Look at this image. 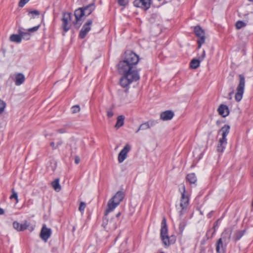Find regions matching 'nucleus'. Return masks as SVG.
<instances>
[{"label":"nucleus","mask_w":253,"mask_h":253,"mask_svg":"<svg viewBox=\"0 0 253 253\" xmlns=\"http://www.w3.org/2000/svg\"><path fill=\"white\" fill-rule=\"evenodd\" d=\"M157 122L155 120H150L147 122L142 124L139 127L138 129L136 131L137 133L140 130H146L155 126L157 124Z\"/></svg>","instance_id":"9b49d317"},{"label":"nucleus","mask_w":253,"mask_h":253,"mask_svg":"<svg viewBox=\"0 0 253 253\" xmlns=\"http://www.w3.org/2000/svg\"><path fill=\"white\" fill-rule=\"evenodd\" d=\"M120 213L119 212V213H118L116 215V216L118 217H119V216H120Z\"/></svg>","instance_id":"09e8293b"},{"label":"nucleus","mask_w":253,"mask_h":253,"mask_svg":"<svg viewBox=\"0 0 253 253\" xmlns=\"http://www.w3.org/2000/svg\"><path fill=\"white\" fill-rule=\"evenodd\" d=\"M179 189L181 192V196L180 200V208L179 214L181 217L185 213L189 207V194L186 192L185 187L184 184H181L179 186Z\"/></svg>","instance_id":"f03ea898"},{"label":"nucleus","mask_w":253,"mask_h":253,"mask_svg":"<svg viewBox=\"0 0 253 253\" xmlns=\"http://www.w3.org/2000/svg\"><path fill=\"white\" fill-rule=\"evenodd\" d=\"M6 107V103L3 100L0 99V115L2 114Z\"/></svg>","instance_id":"c756f323"},{"label":"nucleus","mask_w":253,"mask_h":253,"mask_svg":"<svg viewBox=\"0 0 253 253\" xmlns=\"http://www.w3.org/2000/svg\"><path fill=\"white\" fill-rule=\"evenodd\" d=\"M92 22L93 20L92 19H89L84 24L79 34V37L80 38L84 39L85 38L91 29V25H92Z\"/></svg>","instance_id":"6e6552de"},{"label":"nucleus","mask_w":253,"mask_h":253,"mask_svg":"<svg viewBox=\"0 0 253 253\" xmlns=\"http://www.w3.org/2000/svg\"><path fill=\"white\" fill-rule=\"evenodd\" d=\"M85 207L86 205L85 203L84 202H81L80 205L79 210L82 212V213H84Z\"/></svg>","instance_id":"473e14b6"},{"label":"nucleus","mask_w":253,"mask_h":253,"mask_svg":"<svg viewBox=\"0 0 253 253\" xmlns=\"http://www.w3.org/2000/svg\"><path fill=\"white\" fill-rule=\"evenodd\" d=\"M10 40L14 42L19 43L21 42L22 39L20 34H13L10 36Z\"/></svg>","instance_id":"b1692460"},{"label":"nucleus","mask_w":253,"mask_h":253,"mask_svg":"<svg viewBox=\"0 0 253 253\" xmlns=\"http://www.w3.org/2000/svg\"><path fill=\"white\" fill-rule=\"evenodd\" d=\"M232 233V230L230 228L226 229L222 233L221 239H222L224 242L226 243H228L231 238V235Z\"/></svg>","instance_id":"2eb2a0df"},{"label":"nucleus","mask_w":253,"mask_h":253,"mask_svg":"<svg viewBox=\"0 0 253 253\" xmlns=\"http://www.w3.org/2000/svg\"><path fill=\"white\" fill-rule=\"evenodd\" d=\"M12 194L10 196V199H12L13 198H14L16 200V203H17L18 202L17 193L14 191L13 189L12 190Z\"/></svg>","instance_id":"2f4dec72"},{"label":"nucleus","mask_w":253,"mask_h":253,"mask_svg":"<svg viewBox=\"0 0 253 253\" xmlns=\"http://www.w3.org/2000/svg\"><path fill=\"white\" fill-rule=\"evenodd\" d=\"M139 61V57L135 53L126 52L124 57L117 65L120 74L123 76L120 79V84L123 87H126L133 82L139 80L140 76L136 65Z\"/></svg>","instance_id":"f257e3e1"},{"label":"nucleus","mask_w":253,"mask_h":253,"mask_svg":"<svg viewBox=\"0 0 253 253\" xmlns=\"http://www.w3.org/2000/svg\"><path fill=\"white\" fill-rule=\"evenodd\" d=\"M25 78L23 74L18 73L15 76V84L16 85H20L25 81Z\"/></svg>","instance_id":"6ab92c4d"},{"label":"nucleus","mask_w":253,"mask_h":253,"mask_svg":"<svg viewBox=\"0 0 253 253\" xmlns=\"http://www.w3.org/2000/svg\"><path fill=\"white\" fill-rule=\"evenodd\" d=\"M200 60L198 59H193L190 63V66L192 69H197L199 67L200 64Z\"/></svg>","instance_id":"bb28decb"},{"label":"nucleus","mask_w":253,"mask_h":253,"mask_svg":"<svg viewBox=\"0 0 253 253\" xmlns=\"http://www.w3.org/2000/svg\"><path fill=\"white\" fill-rule=\"evenodd\" d=\"M40 26V25H39L35 26L32 28L28 29V31L30 32H36L39 29Z\"/></svg>","instance_id":"ea45409f"},{"label":"nucleus","mask_w":253,"mask_h":253,"mask_svg":"<svg viewBox=\"0 0 253 253\" xmlns=\"http://www.w3.org/2000/svg\"><path fill=\"white\" fill-rule=\"evenodd\" d=\"M50 145L52 147L53 149H56L57 148V146H56V144L54 142H51L50 144Z\"/></svg>","instance_id":"37998d69"},{"label":"nucleus","mask_w":253,"mask_h":253,"mask_svg":"<svg viewBox=\"0 0 253 253\" xmlns=\"http://www.w3.org/2000/svg\"><path fill=\"white\" fill-rule=\"evenodd\" d=\"M83 8L84 11V15L86 16H88L94 10L95 8V5L94 3H91Z\"/></svg>","instance_id":"412c9836"},{"label":"nucleus","mask_w":253,"mask_h":253,"mask_svg":"<svg viewBox=\"0 0 253 253\" xmlns=\"http://www.w3.org/2000/svg\"><path fill=\"white\" fill-rule=\"evenodd\" d=\"M185 226L186 223L184 222H181L179 224V229L181 233L183 231Z\"/></svg>","instance_id":"4c0bfd02"},{"label":"nucleus","mask_w":253,"mask_h":253,"mask_svg":"<svg viewBox=\"0 0 253 253\" xmlns=\"http://www.w3.org/2000/svg\"><path fill=\"white\" fill-rule=\"evenodd\" d=\"M80 162V158L79 157H76L75 158V163L78 164Z\"/></svg>","instance_id":"c03bdc74"},{"label":"nucleus","mask_w":253,"mask_h":253,"mask_svg":"<svg viewBox=\"0 0 253 253\" xmlns=\"http://www.w3.org/2000/svg\"><path fill=\"white\" fill-rule=\"evenodd\" d=\"M218 112L219 115L223 117H225L229 115V111L228 107L223 104H221L219 106L218 109Z\"/></svg>","instance_id":"dca6fc26"},{"label":"nucleus","mask_w":253,"mask_h":253,"mask_svg":"<svg viewBox=\"0 0 253 253\" xmlns=\"http://www.w3.org/2000/svg\"><path fill=\"white\" fill-rule=\"evenodd\" d=\"M51 234V230L50 228H48L44 224L43 225L40 237L41 239L46 242Z\"/></svg>","instance_id":"9d476101"},{"label":"nucleus","mask_w":253,"mask_h":253,"mask_svg":"<svg viewBox=\"0 0 253 253\" xmlns=\"http://www.w3.org/2000/svg\"><path fill=\"white\" fill-rule=\"evenodd\" d=\"M240 82L237 88V92L235 94V99L237 101H241L243 97V94L244 91V87L245 84V78L243 76L240 75L239 76Z\"/></svg>","instance_id":"423d86ee"},{"label":"nucleus","mask_w":253,"mask_h":253,"mask_svg":"<svg viewBox=\"0 0 253 253\" xmlns=\"http://www.w3.org/2000/svg\"><path fill=\"white\" fill-rule=\"evenodd\" d=\"M29 0H20L19 2V6L20 7H23L28 1Z\"/></svg>","instance_id":"58836bf2"},{"label":"nucleus","mask_w":253,"mask_h":253,"mask_svg":"<svg viewBox=\"0 0 253 253\" xmlns=\"http://www.w3.org/2000/svg\"><path fill=\"white\" fill-rule=\"evenodd\" d=\"M246 24L245 22H244L242 21H238L236 23V28L237 29H240L242 28H243L245 26H246Z\"/></svg>","instance_id":"7c9ffc66"},{"label":"nucleus","mask_w":253,"mask_h":253,"mask_svg":"<svg viewBox=\"0 0 253 253\" xmlns=\"http://www.w3.org/2000/svg\"><path fill=\"white\" fill-rule=\"evenodd\" d=\"M206 56V52L204 50H203L202 53L200 55H198V59L200 60L201 62L202 60H204Z\"/></svg>","instance_id":"e433bc0d"},{"label":"nucleus","mask_w":253,"mask_h":253,"mask_svg":"<svg viewBox=\"0 0 253 253\" xmlns=\"http://www.w3.org/2000/svg\"><path fill=\"white\" fill-rule=\"evenodd\" d=\"M187 179L190 183H195L197 181V177L194 173H190L187 176Z\"/></svg>","instance_id":"a878e982"},{"label":"nucleus","mask_w":253,"mask_h":253,"mask_svg":"<svg viewBox=\"0 0 253 253\" xmlns=\"http://www.w3.org/2000/svg\"><path fill=\"white\" fill-rule=\"evenodd\" d=\"M30 13L33 15H36L39 16L40 15V13L38 10H34L30 12Z\"/></svg>","instance_id":"79ce46f5"},{"label":"nucleus","mask_w":253,"mask_h":253,"mask_svg":"<svg viewBox=\"0 0 253 253\" xmlns=\"http://www.w3.org/2000/svg\"><path fill=\"white\" fill-rule=\"evenodd\" d=\"M142 4V8L144 10L148 9L151 5L150 0H141Z\"/></svg>","instance_id":"cd10ccee"},{"label":"nucleus","mask_w":253,"mask_h":253,"mask_svg":"<svg viewBox=\"0 0 253 253\" xmlns=\"http://www.w3.org/2000/svg\"><path fill=\"white\" fill-rule=\"evenodd\" d=\"M13 227L18 231H23L26 229L28 226L27 221H25L23 223L20 224L17 222H14L13 223Z\"/></svg>","instance_id":"f3484780"},{"label":"nucleus","mask_w":253,"mask_h":253,"mask_svg":"<svg viewBox=\"0 0 253 253\" xmlns=\"http://www.w3.org/2000/svg\"><path fill=\"white\" fill-rule=\"evenodd\" d=\"M125 117L123 115H121L118 117L117 123L115 125V127L118 128L121 126H123L124 124Z\"/></svg>","instance_id":"5701e85b"},{"label":"nucleus","mask_w":253,"mask_h":253,"mask_svg":"<svg viewBox=\"0 0 253 253\" xmlns=\"http://www.w3.org/2000/svg\"><path fill=\"white\" fill-rule=\"evenodd\" d=\"M125 196V193L122 191H118L111 198L107 204V208L105 214L107 215L110 212L113 211L122 201Z\"/></svg>","instance_id":"20e7f679"},{"label":"nucleus","mask_w":253,"mask_h":253,"mask_svg":"<svg viewBox=\"0 0 253 253\" xmlns=\"http://www.w3.org/2000/svg\"><path fill=\"white\" fill-rule=\"evenodd\" d=\"M244 231L237 230V231H235L234 234L233 236V238L235 241L238 240L244 235Z\"/></svg>","instance_id":"393cba45"},{"label":"nucleus","mask_w":253,"mask_h":253,"mask_svg":"<svg viewBox=\"0 0 253 253\" xmlns=\"http://www.w3.org/2000/svg\"><path fill=\"white\" fill-rule=\"evenodd\" d=\"M107 223H105V220L103 221V225L104 227L110 230H115L117 228V222L114 219H112L109 221L106 220Z\"/></svg>","instance_id":"4468645a"},{"label":"nucleus","mask_w":253,"mask_h":253,"mask_svg":"<svg viewBox=\"0 0 253 253\" xmlns=\"http://www.w3.org/2000/svg\"><path fill=\"white\" fill-rule=\"evenodd\" d=\"M174 116V113L170 110H167L163 112L160 114V119L164 121H169L172 119Z\"/></svg>","instance_id":"ddd939ff"},{"label":"nucleus","mask_w":253,"mask_h":253,"mask_svg":"<svg viewBox=\"0 0 253 253\" xmlns=\"http://www.w3.org/2000/svg\"><path fill=\"white\" fill-rule=\"evenodd\" d=\"M131 147L128 144H126L118 155V160L120 163H123L127 158V153L130 151Z\"/></svg>","instance_id":"1a4fd4ad"},{"label":"nucleus","mask_w":253,"mask_h":253,"mask_svg":"<svg viewBox=\"0 0 253 253\" xmlns=\"http://www.w3.org/2000/svg\"><path fill=\"white\" fill-rule=\"evenodd\" d=\"M19 34L20 35L21 39L23 38L26 40H29L30 38V34L28 32L19 30Z\"/></svg>","instance_id":"c85d7f7f"},{"label":"nucleus","mask_w":253,"mask_h":253,"mask_svg":"<svg viewBox=\"0 0 253 253\" xmlns=\"http://www.w3.org/2000/svg\"><path fill=\"white\" fill-rule=\"evenodd\" d=\"M230 127L228 125H225L218 131V134L221 137L219 138L217 146L218 152H223L226 148L227 144V136L229 133Z\"/></svg>","instance_id":"7ed1b4c3"},{"label":"nucleus","mask_w":253,"mask_h":253,"mask_svg":"<svg viewBox=\"0 0 253 253\" xmlns=\"http://www.w3.org/2000/svg\"><path fill=\"white\" fill-rule=\"evenodd\" d=\"M133 4L135 7H140L142 8V4L141 0H135L133 2Z\"/></svg>","instance_id":"f704fd0d"},{"label":"nucleus","mask_w":253,"mask_h":253,"mask_svg":"<svg viewBox=\"0 0 253 253\" xmlns=\"http://www.w3.org/2000/svg\"><path fill=\"white\" fill-rule=\"evenodd\" d=\"M62 143V142L61 141H58V142H57L56 144L57 148H58L60 146H61Z\"/></svg>","instance_id":"a18cd8bd"},{"label":"nucleus","mask_w":253,"mask_h":253,"mask_svg":"<svg viewBox=\"0 0 253 253\" xmlns=\"http://www.w3.org/2000/svg\"><path fill=\"white\" fill-rule=\"evenodd\" d=\"M71 20V14L68 13L64 14L62 18V27L64 32H67L70 28L68 24L69 21Z\"/></svg>","instance_id":"f8f14e48"},{"label":"nucleus","mask_w":253,"mask_h":253,"mask_svg":"<svg viewBox=\"0 0 253 253\" xmlns=\"http://www.w3.org/2000/svg\"><path fill=\"white\" fill-rule=\"evenodd\" d=\"M194 32L196 36L198 37L197 41L198 46V48L200 49L202 45L205 42V34L204 31L200 26H196L194 28Z\"/></svg>","instance_id":"0eeeda50"},{"label":"nucleus","mask_w":253,"mask_h":253,"mask_svg":"<svg viewBox=\"0 0 253 253\" xmlns=\"http://www.w3.org/2000/svg\"><path fill=\"white\" fill-rule=\"evenodd\" d=\"M58 132H59V133H62L65 132V130H64V129H59V130H58Z\"/></svg>","instance_id":"de8ad7c7"},{"label":"nucleus","mask_w":253,"mask_h":253,"mask_svg":"<svg viewBox=\"0 0 253 253\" xmlns=\"http://www.w3.org/2000/svg\"><path fill=\"white\" fill-rule=\"evenodd\" d=\"M223 242H224L222 239L219 238L216 245V251L217 253H222L224 251Z\"/></svg>","instance_id":"aec40b11"},{"label":"nucleus","mask_w":253,"mask_h":253,"mask_svg":"<svg viewBox=\"0 0 253 253\" xmlns=\"http://www.w3.org/2000/svg\"><path fill=\"white\" fill-rule=\"evenodd\" d=\"M113 115H114V113L112 110H108L107 111L108 117L111 118L112 117H113Z\"/></svg>","instance_id":"a19ab883"},{"label":"nucleus","mask_w":253,"mask_h":253,"mask_svg":"<svg viewBox=\"0 0 253 253\" xmlns=\"http://www.w3.org/2000/svg\"><path fill=\"white\" fill-rule=\"evenodd\" d=\"M119 4L121 6H125L128 4L127 0H118Z\"/></svg>","instance_id":"72a5a7b5"},{"label":"nucleus","mask_w":253,"mask_h":253,"mask_svg":"<svg viewBox=\"0 0 253 253\" xmlns=\"http://www.w3.org/2000/svg\"><path fill=\"white\" fill-rule=\"evenodd\" d=\"M161 237L163 244L168 246L170 244H173L175 241L174 236L169 237L168 235V227L165 217H164L161 223Z\"/></svg>","instance_id":"39448f33"},{"label":"nucleus","mask_w":253,"mask_h":253,"mask_svg":"<svg viewBox=\"0 0 253 253\" xmlns=\"http://www.w3.org/2000/svg\"><path fill=\"white\" fill-rule=\"evenodd\" d=\"M249 1H253V0H248Z\"/></svg>","instance_id":"8fccbe9b"},{"label":"nucleus","mask_w":253,"mask_h":253,"mask_svg":"<svg viewBox=\"0 0 253 253\" xmlns=\"http://www.w3.org/2000/svg\"><path fill=\"white\" fill-rule=\"evenodd\" d=\"M84 15V11L83 10V8H80L75 11V16L76 17V22L75 24H77L78 22L80 20L82 17Z\"/></svg>","instance_id":"a211bd4d"},{"label":"nucleus","mask_w":253,"mask_h":253,"mask_svg":"<svg viewBox=\"0 0 253 253\" xmlns=\"http://www.w3.org/2000/svg\"><path fill=\"white\" fill-rule=\"evenodd\" d=\"M3 213H4L3 210L0 208V215L3 214Z\"/></svg>","instance_id":"49530a36"},{"label":"nucleus","mask_w":253,"mask_h":253,"mask_svg":"<svg viewBox=\"0 0 253 253\" xmlns=\"http://www.w3.org/2000/svg\"><path fill=\"white\" fill-rule=\"evenodd\" d=\"M72 111L73 113H76L80 111V108L79 105H75L72 107Z\"/></svg>","instance_id":"c9c22d12"},{"label":"nucleus","mask_w":253,"mask_h":253,"mask_svg":"<svg viewBox=\"0 0 253 253\" xmlns=\"http://www.w3.org/2000/svg\"><path fill=\"white\" fill-rule=\"evenodd\" d=\"M51 185L54 190L56 192H59L61 189V186L59 184V179L58 178H57L52 181Z\"/></svg>","instance_id":"4be33fe9"}]
</instances>
